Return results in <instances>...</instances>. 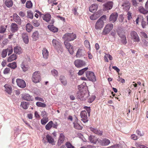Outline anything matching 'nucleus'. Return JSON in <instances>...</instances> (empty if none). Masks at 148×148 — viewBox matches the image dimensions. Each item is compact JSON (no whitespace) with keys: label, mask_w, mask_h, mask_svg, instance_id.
Returning <instances> with one entry per match:
<instances>
[{"label":"nucleus","mask_w":148,"mask_h":148,"mask_svg":"<svg viewBox=\"0 0 148 148\" xmlns=\"http://www.w3.org/2000/svg\"><path fill=\"white\" fill-rule=\"evenodd\" d=\"M85 86L83 84L78 86V91L77 93V97L78 99L81 100H85L88 96V94L84 90Z\"/></svg>","instance_id":"nucleus-1"},{"label":"nucleus","mask_w":148,"mask_h":148,"mask_svg":"<svg viewBox=\"0 0 148 148\" xmlns=\"http://www.w3.org/2000/svg\"><path fill=\"white\" fill-rule=\"evenodd\" d=\"M106 18V16L104 15L98 20L95 25L96 29H100L103 27L104 25L103 20H105Z\"/></svg>","instance_id":"nucleus-2"},{"label":"nucleus","mask_w":148,"mask_h":148,"mask_svg":"<svg viewBox=\"0 0 148 148\" xmlns=\"http://www.w3.org/2000/svg\"><path fill=\"white\" fill-rule=\"evenodd\" d=\"M76 37L75 34L73 33H67L63 36V38L65 41H69L73 40Z\"/></svg>","instance_id":"nucleus-3"},{"label":"nucleus","mask_w":148,"mask_h":148,"mask_svg":"<svg viewBox=\"0 0 148 148\" xmlns=\"http://www.w3.org/2000/svg\"><path fill=\"white\" fill-rule=\"evenodd\" d=\"M117 34L121 38V43L124 45H125L127 42L126 36L125 35V33L123 31L118 30L117 31Z\"/></svg>","instance_id":"nucleus-4"},{"label":"nucleus","mask_w":148,"mask_h":148,"mask_svg":"<svg viewBox=\"0 0 148 148\" xmlns=\"http://www.w3.org/2000/svg\"><path fill=\"white\" fill-rule=\"evenodd\" d=\"M113 27V25L112 23L107 24L106 25L103 30V34L106 35L109 33L112 29Z\"/></svg>","instance_id":"nucleus-5"},{"label":"nucleus","mask_w":148,"mask_h":148,"mask_svg":"<svg viewBox=\"0 0 148 148\" xmlns=\"http://www.w3.org/2000/svg\"><path fill=\"white\" fill-rule=\"evenodd\" d=\"M131 38L134 42H138L140 41V39L136 33L135 31H132L130 32Z\"/></svg>","instance_id":"nucleus-6"},{"label":"nucleus","mask_w":148,"mask_h":148,"mask_svg":"<svg viewBox=\"0 0 148 148\" xmlns=\"http://www.w3.org/2000/svg\"><path fill=\"white\" fill-rule=\"evenodd\" d=\"M74 64L75 66L77 68L85 66L86 64L85 61L80 59H77L75 60Z\"/></svg>","instance_id":"nucleus-7"},{"label":"nucleus","mask_w":148,"mask_h":148,"mask_svg":"<svg viewBox=\"0 0 148 148\" xmlns=\"http://www.w3.org/2000/svg\"><path fill=\"white\" fill-rule=\"evenodd\" d=\"M80 116L82 118L81 120L84 122L86 123L88 120L87 115V112L85 110L82 111L80 113Z\"/></svg>","instance_id":"nucleus-8"},{"label":"nucleus","mask_w":148,"mask_h":148,"mask_svg":"<svg viewBox=\"0 0 148 148\" xmlns=\"http://www.w3.org/2000/svg\"><path fill=\"white\" fill-rule=\"evenodd\" d=\"M113 5V3L112 2H109L103 4V10L104 11L111 9Z\"/></svg>","instance_id":"nucleus-9"},{"label":"nucleus","mask_w":148,"mask_h":148,"mask_svg":"<svg viewBox=\"0 0 148 148\" xmlns=\"http://www.w3.org/2000/svg\"><path fill=\"white\" fill-rule=\"evenodd\" d=\"M52 44L53 46L57 50L61 48V44L57 39H53L52 40Z\"/></svg>","instance_id":"nucleus-10"},{"label":"nucleus","mask_w":148,"mask_h":148,"mask_svg":"<svg viewBox=\"0 0 148 148\" xmlns=\"http://www.w3.org/2000/svg\"><path fill=\"white\" fill-rule=\"evenodd\" d=\"M4 87L5 88L4 91L8 94L11 95L12 91L11 86L8 84H6L4 85Z\"/></svg>","instance_id":"nucleus-11"},{"label":"nucleus","mask_w":148,"mask_h":148,"mask_svg":"<svg viewBox=\"0 0 148 148\" xmlns=\"http://www.w3.org/2000/svg\"><path fill=\"white\" fill-rule=\"evenodd\" d=\"M16 82L18 86L20 88H23L26 86V84L25 81L21 79H16Z\"/></svg>","instance_id":"nucleus-12"},{"label":"nucleus","mask_w":148,"mask_h":148,"mask_svg":"<svg viewBox=\"0 0 148 148\" xmlns=\"http://www.w3.org/2000/svg\"><path fill=\"white\" fill-rule=\"evenodd\" d=\"M98 143L102 146H107L110 143V141L108 139L105 138L101 140H99Z\"/></svg>","instance_id":"nucleus-13"},{"label":"nucleus","mask_w":148,"mask_h":148,"mask_svg":"<svg viewBox=\"0 0 148 148\" xmlns=\"http://www.w3.org/2000/svg\"><path fill=\"white\" fill-rule=\"evenodd\" d=\"M64 44L70 53L71 54H73L74 52V50L73 49V46L67 41H65L64 42Z\"/></svg>","instance_id":"nucleus-14"},{"label":"nucleus","mask_w":148,"mask_h":148,"mask_svg":"<svg viewBox=\"0 0 148 148\" xmlns=\"http://www.w3.org/2000/svg\"><path fill=\"white\" fill-rule=\"evenodd\" d=\"M118 16V14L116 12H114L110 15L109 17V21L114 23L116 21Z\"/></svg>","instance_id":"nucleus-15"},{"label":"nucleus","mask_w":148,"mask_h":148,"mask_svg":"<svg viewBox=\"0 0 148 148\" xmlns=\"http://www.w3.org/2000/svg\"><path fill=\"white\" fill-rule=\"evenodd\" d=\"M121 7L125 11H128L130 7V3L128 1H126L123 3Z\"/></svg>","instance_id":"nucleus-16"},{"label":"nucleus","mask_w":148,"mask_h":148,"mask_svg":"<svg viewBox=\"0 0 148 148\" xmlns=\"http://www.w3.org/2000/svg\"><path fill=\"white\" fill-rule=\"evenodd\" d=\"M22 98L23 100L27 101H30L33 100L32 96L28 94L25 93L22 95Z\"/></svg>","instance_id":"nucleus-17"},{"label":"nucleus","mask_w":148,"mask_h":148,"mask_svg":"<svg viewBox=\"0 0 148 148\" xmlns=\"http://www.w3.org/2000/svg\"><path fill=\"white\" fill-rule=\"evenodd\" d=\"M85 51L82 49H78L75 56L77 58H80L85 55Z\"/></svg>","instance_id":"nucleus-18"},{"label":"nucleus","mask_w":148,"mask_h":148,"mask_svg":"<svg viewBox=\"0 0 148 148\" xmlns=\"http://www.w3.org/2000/svg\"><path fill=\"white\" fill-rule=\"evenodd\" d=\"M40 80V77L39 75H33L32 77V81L34 83L39 82Z\"/></svg>","instance_id":"nucleus-19"},{"label":"nucleus","mask_w":148,"mask_h":148,"mask_svg":"<svg viewBox=\"0 0 148 148\" xmlns=\"http://www.w3.org/2000/svg\"><path fill=\"white\" fill-rule=\"evenodd\" d=\"M22 38L23 41L26 44L29 42V37L28 34L25 33H23L21 34Z\"/></svg>","instance_id":"nucleus-20"},{"label":"nucleus","mask_w":148,"mask_h":148,"mask_svg":"<svg viewBox=\"0 0 148 148\" xmlns=\"http://www.w3.org/2000/svg\"><path fill=\"white\" fill-rule=\"evenodd\" d=\"M10 30L12 32H15L18 31V28L17 24L14 23H12L10 25Z\"/></svg>","instance_id":"nucleus-21"},{"label":"nucleus","mask_w":148,"mask_h":148,"mask_svg":"<svg viewBox=\"0 0 148 148\" xmlns=\"http://www.w3.org/2000/svg\"><path fill=\"white\" fill-rule=\"evenodd\" d=\"M90 129L91 131L94 133L98 135H101L102 134L103 132L102 131L96 128H94L92 127H90Z\"/></svg>","instance_id":"nucleus-22"},{"label":"nucleus","mask_w":148,"mask_h":148,"mask_svg":"<svg viewBox=\"0 0 148 148\" xmlns=\"http://www.w3.org/2000/svg\"><path fill=\"white\" fill-rule=\"evenodd\" d=\"M89 141L92 143L95 144L97 141L98 142L99 140L95 136H90L88 137Z\"/></svg>","instance_id":"nucleus-23"},{"label":"nucleus","mask_w":148,"mask_h":148,"mask_svg":"<svg viewBox=\"0 0 148 148\" xmlns=\"http://www.w3.org/2000/svg\"><path fill=\"white\" fill-rule=\"evenodd\" d=\"M86 76L89 80L92 82L96 81V77L95 75H86Z\"/></svg>","instance_id":"nucleus-24"},{"label":"nucleus","mask_w":148,"mask_h":148,"mask_svg":"<svg viewBox=\"0 0 148 148\" xmlns=\"http://www.w3.org/2000/svg\"><path fill=\"white\" fill-rule=\"evenodd\" d=\"M65 140V137L62 133L60 134L59 138L58 140V145H60L63 143Z\"/></svg>","instance_id":"nucleus-25"},{"label":"nucleus","mask_w":148,"mask_h":148,"mask_svg":"<svg viewBox=\"0 0 148 148\" xmlns=\"http://www.w3.org/2000/svg\"><path fill=\"white\" fill-rule=\"evenodd\" d=\"M43 19L47 22H49L51 19V15L47 13L43 15L42 16Z\"/></svg>","instance_id":"nucleus-26"},{"label":"nucleus","mask_w":148,"mask_h":148,"mask_svg":"<svg viewBox=\"0 0 148 148\" xmlns=\"http://www.w3.org/2000/svg\"><path fill=\"white\" fill-rule=\"evenodd\" d=\"M97 9V6L96 4H93L89 7V11L92 12H95Z\"/></svg>","instance_id":"nucleus-27"},{"label":"nucleus","mask_w":148,"mask_h":148,"mask_svg":"<svg viewBox=\"0 0 148 148\" xmlns=\"http://www.w3.org/2000/svg\"><path fill=\"white\" fill-rule=\"evenodd\" d=\"M4 3L5 5L8 8L11 7L13 4L12 0H4Z\"/></svg>","instance_id":"nucleus-28"},{"label":"nucleus","mask_w":148,"mask_h":148,"mask_svg":"<svg viewBox=\"0 0 148 148\" xmlns=\"http://www.w3.org/2000/svg\"><path fill=\"white\" fill-rule=\"evenodd\" d=\"M138 11L141 13L144 14L148 13V10H145L142 6H140L138 8Z\"/></svg>","instance_id":"nucleus-29"},{"label":"nucleus","mask_w":148,"mask_h":148,"mask_svg":"<svg viewBox=\"0 0 148 148\" xmlns=\"http://www.w3.org/2000/svg\"><path fill=\"white\" fill-rule=\"evenodd\" d=\"M14 53L16 54H19L22 53V49L21 47L19 46H15L14 47Z\"/></svg>","instance_id":"nucleus-30"},{"label":"nucleus","mask_w":148,"mask_h":148,"mask_svg":"<svg viewBox=\"0 0 148 148\" xmlns=\"http://www.w3.org/2000/svg\"><path fill=\"white\" fill-rule=\"evenodd\" d=\"M48 28L51 31L53 32H56L58 31V28L56 27L53 25H49L48 26Z\"/></svg>","instance_id":"nucleus-31"},{"label":"nucleus","mask_w":148,"mask_h":148,"mask_svg":"<svg viewBox=\"0 0 148 148\" xmlns=\"http://www.w3.org/2000/svg\"><path fill=\"white\" fill-rule=\"evenodd\" d=\"M142 45L143 47H148V40L145 39H142Z\"/></svg>","instance_id":"nucleus-32"},{"label":"nucleus","mask_w":148,"mask_h":148,"mask_svg":"<svg viewBox=\"0 0 148 148\" xmlns=\"http://www.w3.org/2000/svg\"><path fill=\"white\" fill-rule=\"evenodd\" d=\"M48 52L47 50L45 48H44L42 50V54L44 58L47 59L48 56Z\"/></svg>","instance_id":"nucleus-33"},{"label":"nucleus","mask_w":148,"mask_h":148,"mask_svg":"<svg viewBox=\"0 0 148 148\" xmlns=\"http://www.w3.org/2000/svg\"><path fill=\"white\" fill-rule=\"evenodd\" d=\"M29 103L25 101H23L21 102V106L24 109H27L28 108Z\"/></svg>","instance_id":"nucleus-34"},{"label":"nucleus","mask_w":148,"mask_h":148,"mask_svg":"<svg viewBox=\"0 0 148 148\" xmlns=\"http://www.w3.org/2000/svg\"><path fill=\"white\" fill-rule=\"evenodd\" d=\"M14 20L18 24L21 22V20L20 17L16 14H15L13 16Z\"/></svg>","instance_id":"nucleus-35"},{"label":"nucleus","mask_w":148,"mask_h":148,"mask_svg":"<svg viewBox=\"0 0 148 148\" xmlns=\"http://www.w3.org/2000/svg\"><path fill=\"white\" fill-rule=\"evenodd\" d=\"M46 139L47 142L50 143H52L53 142L54 140L52 137L49 135L48 134L46 136Z\"/></svg>","instance_id":"nucleus-36"},{"label":"nucleus","mask_w":148,"mask_h":148,"mask_svg":"<svg viewBox=\"0 0 148 148\" xmlns=\"http://www.w3.org/2000/svg\"><path fill=\"white\" fill-rule=\"evenodd\" d=\"M32 37L34 41L37 40L38 38V32L37 31L34 32L32 34Z\"/></svg>","instance_id":"nucleus-37"},{"label":"nucleus","mask_w":148,"mask_h":148,"mask_svg":"<svg viewBox=\"0 0 148 148\" xmlns=\"http://www.w3.org/2000/svg\"><path fill=\"white\" fill-rule=\"evenodd\" d=\"M16 55L13 54L8 58V61L9 62H10L16 60Z\"/></svg>","instance_id":"nucleus-38"},{"label":"nucleus","mask_w":148,"mask_h":148,"mask_svg":"<svg viewBox=\"0 0 148 148\" xmlns=\"http://www.w3.org/2000/svg\"><path fill=\"white\" fill-rule=\"evenodd\" d=\"M60 80L61 82L64 85H66L67 81L65 77L63 75H61L60 77Z\"/></svg>","instance_id":"nucleus-39"},{"label":"nucleus","mask_w":148,"mask_h":148,"mask_svg":"<svg viewBox=\"0 0 148 148\" xmlns=\"http://www.w3.org/2000/svg\"><path fill=\"white\" fill-rule=\"evenodd\" d=\"M26 28L27 31L29 32H30L32 30L33 28V26L30 23H28L26 25Z\"/></svg>","instance_id":"nucleus-40"},{"label":"nucleus","mask_w":148,"mask_h":148,"mask_svg":"<svg viewBox=\"0 0 148 148\" xmlns=\"http://www.w3.org/2000/svg\"><path fill=\"white\" fill-rule=\"evenodd\" d=\"M99 16V15L97 14V13L93 14L90 17V19L93 20L96 19Z\"/></svg>","instance_id":"nucleus-41"},{"label":"nucleus","mask_w":148,"mask_h":148,"mask_svg":"<svg viewBox=\"0 0 148 148\" xmlns=\"http://www.w3.org/2000/svg\"><path fill=\"white\" fill-rule=\"evenodd\" d=\"M53 121H51L49 122L45 126V128L46 130H49L52 127Z\"/></svg>","instance_id":"nucleus-42"},{"label":"nucleus","mask_w":148,"mask_h":148,"mask_svg":"<svg viewBox=\"0 0 148 148\" xmlns=\"http://www.w3.org/2000/svg\"><path fill=\"white\" fill-rule=\"evenodd\" d=\"M21 66L23 71L24 72L27 71L29 68V66L28 65H25L23 63L22 64Z\"/></svg>","instance_id":"nucleus-43"},{"label":"nucleus","mask_w":148,"mask_h":148,"mask_svg":"<svg viewBox=\"0 0 148 148\" xmlns=\"http://www.w3.org/2000/svg\"><path fill=\"white\" fill-rule=\"evenodd\" d=\"M36 104L37 106L42 108L45 107L46 106V104L45 103L39 102H37Z\"/></svg>","instance_id":"nucleus-44"},{"label":"nucleus","mask_w":148,"mask_h":148,"mask_svg":"<svg viewBox=\"0 0 148 148\" xmlns=\"http://www.w3.org/2000/svg\"><path fill=\"white\" fill-rule=\"evenodd\" d=\"M8 66L12 69H14L16 67V63L14 62L13 63H10L8 64Z\"/></svg>","instance_id":"nucleus-45"},{"label":"nucleus","mask_w":148,"mask_h":148,"mask_svg":"<svg viewBox=\"0 0 148 148\" xmlns=\"http://www.w3.org/2000/svg\"><path fill=\"white\" fill-rule=\"evenodd\" d=\"M73 124L74 127L75 128L79 130H81L82 129V127L78 123H74Z\"/></svg>","instance_id":"nucleus-46"},{"label":"nucleus","mask_w":148,"mask_h":148,"mask_svg":"<svg viewBox=\"0 0 148 148\" xmlns=\"http://www.w3.org/2000/svg\"><path fill=\"white\" fill-rule=\"evenodd\" d=\"M48 119L47 117H44L41 120V123L43 125H45L46 123L48 121Z\"/></svg>","instance_id":"nucleus-47"},{"label":"nucleus","mask_w":148,"mask_h":148,"mask_svg":"<svg viewBox=\"0 0 148 148\" xmlns=\"http://www.w3.org/2000/svg\"><path fill=\"white\" fill-rule=\"evenodd\" d=\"M78 9V7H75L73 9V11L74 14L75 15L78 16V15L79 13L77 10Z\"/></svg>","instance_id":"nucleus-48"},{"label":"nucleus","mask_w":148,"mask_h":148,"mask_svg":"<svg viewBox=\"0 0 148 148\" xmlns=\"http://www.w3.org/2000/svg\"><path fill=\"white\" fill-rule=\"evenodd\" d=\"M7 52L6 49H3L2 52L1 56L2 58H4L6 57L7 55Z\"/></svg>","instance_id":"nucleus-49"},{"label":"nucleus","mask_w":148,"mask_h":148,"mask_svg":"<svg viewBox=\"0 0 148 148\" xmlns=\"http://www.w3.org/2000/svg\"><path fill=\"white\" fill-rule=\"evenodd\" d=\"M26 6L27 8H30L32 6V4L30 1L27 2L26 4Z\"/></svg>","instance_id":"nucleus-50"},{"label":"nucleus","mask_w":148,"mask_h":148,"mask_svg":"<svg viewBox=\"0 0 148 148\" xmlns=\"http://www.w3.org/2000/svg\"><path fill=\"white\" fill-rule=\"evenodd\" d=\"M96 98V97L94 95H92L88 100V102L89 103H92L95 99Z\"/></svg>","instance_id":"nucleus-51"},{"label":"nucleus","mask_w":148,"mask_h":148,"mask_svg":"<svg viewBox=\"0 0 148 148\" xmlns=\"http://www.w3.org/2000/svg\"><path fill=\"white\" fill-rule=\"evenodd\" d=\"M140 35L141 37L142 38H147V34L145 32L141 31L140 32Z\"/></svg>","instance_id":"nucleus-52"},{"label":"nucleus","mask_w":148,"mask_h":148,"mask_svg":"<svg viewBox=\"0 0 148 148\" xmlns=\"http://www.w3.org/2000/svg\"><path fill=\"white\" fill-rule=\"evenodd\" d=\"M84 109L86 110L87 111V113L88 114V116H90V107L84 106Z\"/></svg>","instance_id":"nucleus-53"},{"label":"nucleus","mask_w":148,"mask_h":148,"mask_svg":"<svg viewBox=\"0 0 148 148\" xmlns=\"http://www.w3.org/2000/svg\"><path fill=\"white\" fill-rule=\"evenodd\" d=\"M147 25V23L145 21L143 18V19H141V25L142 27L143 28H145Z\"/></svg>","instance_id":"nucleus-54"},{"label":"nucleus","mask_w":148,"mask_h":148,"mask_svg":"<svg viewBox=\"0 0 148 148\" xmlns=\"http://www.w3.org/2000/svg\"><path fill=\"white\" fill-rule=\"evenodd\" d=\"M65 145L67 148H75L69 142H67L65 143Z\"/></svg>","instance_id":"nucleus-55"},{"label":"nucleus","mask_w":148,"mask_h":148,"mask_svg":"<svg viewBox=\"0 0 148 148\" xmlns=\"http://www.w3.org/2000/svg\"><path fill=\"white\" fill-rule=\"evenodd\" d=\"M27 13V17L30 18H32L33 17V15L32 12L29 11H28Z\"/></svg>","instance_id":"nucleus-56"},{"label":"nucleus","mask_w":148,"mask_h":148,"mask_svg":"<svg viewBox=\"0 0 148 148\" xmlns=\"http://www.w3.org/2000/svg\"><path fill=\"white\" fill-rule=\"evenodd\" d=\"M88 69V68L87 67L85 68L84 69H83L82 70H81L79 71V72L78 73V74H83L84 73V72L86 71Z\"/></svg>","instance_id":"nucleus-57"},{"label":"nucleus","mask_w":148,"mask_h":148,"mask_svg":"<svg viewBox=\"0 0 148 148\" xmlns=\"http://www.w3.org/2000/svg\"><path fill=\"white\" fill-rule=\"evenodd\" d=\"M32 23L33 25L35 27H38L40 25L39 23L36 20H33Z\"/></svg>","instance_id":"nucleus-58"},{"label":"nucleus","mask_w":148,"mask_h":148,"mask_svg":"<svg viewBox=\"0 0 148 148\" xmlns=\"http://www.w3.org/2000/svg\"><path fill=\"white\" fill-rule=\"evenodd\" d=\"M136 134L140 136H143L144 135V133L143 132H141L138 130H137L136 131Z\"/></svg>","instance_id":"nucleus-59"},{"label":"nucleus","mask_w":148,"mask_h":148,"mask_svg":"<svg viewBox=\"0 0 148 148\" xmlns=\"http://www.w3.org/2000/svg\"><path fill=\"white\" fill-rule=\"evenodd\" d=\"M7 52H8V55L9 56L13 52V49L12 48L9 47L6 49Z\"/></svg>","instance_id":"nucleus-60"},{"label":"nucleus","mask_w":148,"mask_h":148,"mask_svg":"<svg viewBox=\"0 0 148 148\" xmlns=\"http://www.w3.org/2000/svg\"><path fill=\"white\" fill-rule=\"evenodd\" d=\"M84 44L85 46L88 48H90V43L87 40H86L84 41Z\"/></svg>","instance_id":"nucleus-61"},{"label":"nucleus","mask_w":148,"mask_h":148,"mask_svg":"<svg viewBox=\"0 0 148 148\" xmlns=\"http://www.w3.org/2000/svg\"><path fill=\"white\" fill-rule=\"evenodd\" d=\"M6 30V28L2 26L0 27V33H4Z\"/></svg>","instance_id":"nucleus-62"},{"label":"nucleus","mask_w":148,"mask_h":148,"mask_svg":"<svg viewBox=\"0 0 148 148\" xmlns=\"http://www.w3.org/2000/svg\"><path fill=\"white\" fill-rule=\"evenodd\" d=\"M41 115L43 118L47 117V113L45 111H42L41 112Z\"/></svg>","instance_id":"nucleus-63"},{"label":"nucleus","mask_w":148,"mask_h":148,"mask_svg":"<svg viewBox=\"0 0 148 148\" xmlns=\"http://www.w3.org/2000/svg\"><path fill=\"white\" fill-rule=\"evenodd\" d=\"M131 138L134 140H136L138 139L137 136L135 134L132 135L131 136Z\"/></svg>","instance_id":"nucleus-64"}]
</instances>
